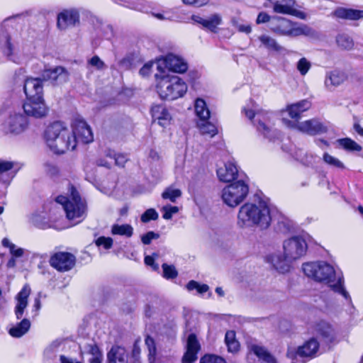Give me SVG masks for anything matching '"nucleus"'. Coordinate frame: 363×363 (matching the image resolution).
I'll list each match as a JSON object with an SVG mask.
<instances>
[{
  "label": "nucleus",
  "instance_id": "nucleus-1",
  "mask_svg": "<svg viewBox=\"0 0 363 363\" xmlns=\"http://www.w3.org/2000/svg\"><path fill=\"white\" fill-rule=\"evenodd\" d=\"M306 276L313 280L327 284L335 292L340 294L345 298L349 297L348 292L343 286V278L337 277L333 266L325 262H312L304 263L302 266Z\"/></svg>",
  "mask_w": 363,
  "mask_h": 363
},
{
  "label": "nucleus",
  "instance_id": "nucleus-2",
  "mask_svg": "<svg viewBox=\"0 0 363 363\" xmlns=\"http://www.w3.org/2000/svg\"><path fill=\"white\" fill-rule=\"evenodd\" d=\"M48 147L55 154H63L76 147L75 138L64 123L55 121L49 125L44 132Z\"/></svg>",
  "mask_w": 363,
  "mask_h": 363
},
{
  "label": "nucleus",
  "instance_id": "nucleus-3",
  "mask_svg": "<svg viewBox=\"0 0 363 363\" xmlns=\"http://www.w3.org/2000/svg\"><path fill=\"white\" fill-rule=\"evenodd\" d=\"M55 200L57 203L62 206L66 216L69 220L79 223L86 217V201L81 197L78 191L73 186H71L69 189L68 196H59Z\"/></svg>",
  "mask_w": 363,
  "mask_h": 363
},
{
  "label": "nucleus",
  "instance_id": "nucleus-4",
  "mask_svg": "<svg viewBox=\"0 0 363 363\" xmlns=\"http://www.w3.org/2000/svg\"><path fill=\"white\" fill-rule=\"evenodd\" d=\"M156 90L164 100L173 101L184 96L187 91L186 84L174 74H155Z\"/></svg>",
  "mask_w": 363,
  "mask_h": 363
},
{
  "label": "nucleus",
  "instance_id": "nucleus-5",
  "mask_svg": "<svg viewBox=\"0 0 363 363\" xmlns=\"http://www.w3.org/2000/svg\"><path fill=\"white\" fill-rule=\"evenodd\" d=\"M271 30L280 35L297 37L300 35H311L313 30L306 25L297 26L284 18L274 17L271 22Z\"/></svg>",
  "mask_w": 363,
  "mask_h": 363
},
{
  "label": "nucleus",
  "instance_id": "nucleus-6",
  "mask_svg": "<svg viewBox=\"0 0 363 363\" xmlns=\"http://www.w3.org/2000/svg\"><path fill=\"white\" fill-rule=\"evenodd\" d=\"M249 186L242 179L232 183L222 190V199L230 207L238 206L247 196Z\"/></svg>",
  "mask_w": 363,
  "mask_h": 363
},
{
  "label": "nucleus",
  "instance_id": "nucleus-7",
  "mask_svg": "<svg viewBox=\"0 0 363 363\" xmlns=\"http://www.w3.org/2000/svg\"><path fill=\"white\" fill-rule=\"evenodd\" d=\"M284 253L288 259L295 261L303 257L307 252L308 245L299 235L292 236L283 242Z\"/></svg>",
  "mask_w": 363,
  "mask_h": 363
},
{
  "label": "nucleus",
  "instance_id": "nucleus-8",
  "mask_svg": "<svg viewBox=\"0 0 363 363\" xmlns=\"http://www.w3.org/2000/svg\"><path fill=\"white\" fill-rule=\"evenodd\" d=\"M284 121L289 127L309 135L325 133L328 130L327 127L316 118L301 122L291 121L286 119Z\"/></svg>",
  "mask_w": 363,
  "mask_h": 363
},
{
  "label": "nucleus",
  "instance_id": "nucleus-9",
  "mask_svg": "<svg viewBox=\"0 0 363 363\" xmlns=\"http://www.w3.org/2000/svg\"><path fill=\"white\" fill-rule=\"evenodd\" d=\"M313 337L320 339L322 345H328L337 339V333L335 328L328 322L319 320L315 322L311 328Z\"/></svg>",
  "mask_w": 363,
  "mask_h": 363
},
{
  "label": "nucleus",
  "instance_id": "nucleus-10",
  "mask_svg": "<svg viewBox=\"0 0 363 363\" xmlns=\"http://www.w3.org/2000/svg\"><path fill=\"white\" fill-rule=\"evenodd\" d=\"M72 136L77 143L87 144L94 140V135L90 126L80 118L74 119L72 123Z\"/></svg>",
  "mask_w": 363,
  "mask_h": 363
},
{
  "label": "nucleus",
  "instance_id": "nucleus-11",
  "mask_svg": "<svg viewBox=\"0 0 363 363\" xmlns=\"http://www.w3.org/2000/svg\"><path fill=\"white\" fill-rule=\"evenodd\" d=\"M243 111H245V116L250 120H252L255 117H256V121L258 122V124L257 125V130L262 133L265 138L272 140V130L263 121L269 120L272 113L267 111L257 109L255 107H254L253 108H245Z\"/></svg>",
  "mask_w": 363,
  "mask_h": 363
},
{
  "label": "nucleus",
  "instance_id": "nucleus-12",
  "mask_svg": "<svg viewBox=\"0 0 363 363\" xmlns=\"http://www.w3.org/2000/svg\"><path fill=\"white\" fill-rule=\"evenodd\" d=\"M75 263V256L67 252H57L50 259V265L61 272L69 271L74 267Z\"/></svg>",
  "mask_w": 363,
  "mask_h": 363
},
{
  "label": "nucleus",
  "instance_id": "nucleus-13",
  "mask_svg": "<svg viewBox=\"0 0 363 363\" xmlns=\"http://www.w3.org/2000/svg\"><path fill=\"white\" fill-rule=\"evenodd\" d=\"M255 206L256 202H247L240 206L237 216V225L239 228H255Z\"/></svg>",
  "mask_w": 363,
  "mask_h": 363
},
{
  "label": "nucleus",
  "instance_id": "nucleus-14",
  "mask_svg": "<svg viewBox=\"0 0 363 363\" xmlns=\"http://www.w3.org/2000/svg\"><path fill=\"white\" fill-rule=\"evenodd\" d=\"M255 228L260 230L267 229L272 222L271 210L269 204L264 201L256 202L255 212Z\"/></svg>",
  "mask_w": 363,
  "mask_h": 363
},
{
  "label": "nucleus",
  "instance_id": "nucleus-15",
  "mask_svg": "<svg viewBox=\"0 0 363 363\" xmlns=\"http://www.w3.org/2000/svg\"><path fill=\"white\" fill-rule=\"evenodd\" d=\"M23 108L27 116L35 118L45 117L48 111L43 97L27 99L23 104Z\"/></svg>",
  "mask_w": 363,
  "mask_h": 363
},
{
  "label": "nucleus",
  "instance_id": "nucleus-16",
  "mask_svg": "<svg viewBox=\"0 0 363 363\" xmlns=\"http://www.w3.org/2000/svg\"><path fill=\"white\" fill-rule=\"evenodd\" d=\"M79 23V13L75 9H66L57 15V27L65 30L69 26H74Z\"/></svg>",
  "mask_w": 363,
  "mask_h": 363
},
{
  "label": "nucleus",
  "instance_id": "nucleus-17",
  "mask_svg": "<svg viewBox=\"0 0 363 363\" xmlns=\"http://www.w3.org/2000/svg\"><path fill=\"white\" fill-rule=\"evenodd\" d=\"M31 289L28 284L23 286L21 290L15 296L16 306L14 307V314L16 319L20 320L23 318L24 311L28 304V297Z\"/></svg>",
  "mask_w": 363,
  "mask_h": 363
},
{
  "label": "nucleus",
  "instance_id": "nucleus-18",
  "mask_svg": "<svg viewBox=\"0 0 363 363\" xmlns=\"http://www.w3.org/2000/svg\"><path fill=\"white\" fill-rule=\"evenodd\" d=\"M42 78H27L24 81L23 91L27 99L43 97Z\"/></svg>",
  "mask_w": 363,
  "mask_h": 363
},
{
  "label": "nucleus",
  "instance_id": "nucleus-19",
  "mask_svg": "<svg viewBox=\"0 0 363 363\" xmlns=\"http://www.w3.org/2000/svg\"><path fill=\"white\" fill-rule=\"evenodd\" d=\"M43 81H50L54 84L64 83L68 79V72L61 67L45 69L42 73Z\"/></svg>",
  "mask_w": 363,
  "mask_h": 363
},
{
  "label": "nucleus",
  "instance_id": "nucleus-20",
  "mask_svg": "<svg viewBox=\"0 0 363 363\" xmlns=\"http://www.w3.org/2000/svg\"><path fill=\"white\" fill-rule=\"evenodd\" d=\"M266 259L278 272L284 274L289 272L292 260L288 259L284 254L274 252L269 255Z\"/></svg>",
  "mask_w": 363,
  "mask_h": 363
},
{
  "label": "nucleus",
  "instance_id": "nucleus-21",
  "mask_svg": "<svg viewBox=\"0 0 363 363\" xmlns=\"http://www.w3.org/2000/svg\"><path fill=\"white\" fill-rule=\"evenodd\" d=\"M320 345L316 337H312L298 347L296 354L301 357L314 358L318 355Z\"/></svg>",
  "mask_w": 363,
  "mask_h": 363
},
{
  "label": "nucleus",
  "instance_id": "nucleus-22",
  "mask_svg": "<svg viewBox=\"0 0 363 363\" xmlns=\"http://www.w3.org/2000/svg\"><path fill=\"white\" fill-rule=\"evenodd\" d=\"M200 350V344L195 334L191 333L188 336L186 341V351L184 353L182 362L193 363L197 359V353Z\"/></svg>",
  "mask_w": 363,
  "mask_h": 363
},
{
  "label": "nucleus",
  "instance_id": "nucleus-23",
  "mask_svg": "<svg viewBox=\"0 0 363 363\" xmlns=\"http://www.w3.org/2000/svg\"><path fill=\"white\" fill-rule=\"evenodd\" d=\"M164 62L166 67L173 72L184 73L188 69L187 63L184 59L174 54L166 55Z\"/></svg>",
  "mask_w": 363,
  "mask_h": 363
},
{
  "label": "nucleus",
  "instance_id": "nucleus-24",
  "mask_svg": "<svg viewBox=\"0 0 363 363\" xmlns=\"http://www.w3.org/2000/svg\"><path fill=\"white\" fill-rule=\"evenodd\" d=\"M8 124L11 133L20 134L26 130L28 121L27 117L23 114L14 113L10 116Z\"/></svg>",
  "mask_w": 363,
  "mask_h": 363
},
{
  "label": "nucleus",
  "instance_id": "nucleus-25",
  "mask_svg": "<svg viewBox=\"0 0 363 363\" xmlns=\"http://www.w3.org/2000/svg\"><path fill=\"white\" fill-rule=\"evenodd\" d=\"M217 175L220 181L231 182L239 176L237 166L233 162H228L217 169Z\"/></svg>",
  "mask_w": 363,
  "mask_h": 363
},
{
  "label": "nucleus",
  "instance_id": "nucleus-26",
  "mask_svg": "<svg viewBox=\"0 0 363 363\" xmlns=\"http://www.w3.org/2000/svg\"><path fill=\"white\" fill-rule=\"evenodd\" d=\"M151 113L153 120L157 121L160 125L162 127L167 126L170 121L171 116L168 111L163 105H155L151 108Z\"/></svg>",
  "mask_w": 363,
  "mask_h": 363
},
{
  "label": "nucleus",
  "instance_id": "nucleus-27",
  "mask_svg": "<svg viewBox=\"0 0 363 363\" xmlns=\"http://www.w3.org/2000/svg\"><path fill=\"white\" fill-rule=\"evenodd\" d=\"M333 15L341 19L357 21L363 18V10L339 7L334 11Z\"/></svg>",
  "mask_w": 363,
  "mask_h": 363
},
{
  "label": "nucleus",
  "instance_id": "nucleus-28",
  "mask_svg": "<svg viewBox=\"0 0 363 363\" xmlns=\"http://www.w3.org/2000/svg\"><path fill=\"white\" fill-rule=\"evenodd\" d=\"M311 104L308 100H301L297 103L288 105L286 111L289 116L296 121L301 118V115L311 108Z\"/></svg>",
  "mask_w": 363,
  "mask_h": 363
},
{
  "label": "nucleus",
  "instance_id": "nucleus-29",
  "mask_svg": "<svg viewBox=\"0 0 363 363\" xmlns=\"http://www.w3.org/2000/svg\"><path fill=\"white\" fill-rule=\"evenodd\" d=\"M0 49L10 60L17 62L13 56V46L11 43L10 35L8 30L4 28L0 29Z\"/></svg>",
  "mask_w": 363,
  "mask_h": 363
},
{
  "label": "nucleus",
  "instance_id": "nucleus-30",
  "mask_svg": "<svg viewBox=\"0 0 363 363\" xmlns=\"http://www.w3.org/2000/svg\"><path fill=\"white\" fill-rule=\"evenodd\" d=\"M257 356L259 360L263 361L264 363H277L275 358L268 352V350L258 345H251L249 346L248 358L251 354Z\"/></svg>",
  "mask_w": 363,
  "mask_h": 363
},
{
  "label": "nucleus",
  "instance_id": "nucleus-31",
  "mask_svg": "<svg viewBox=\"0 0 363 363\" xmlns=\"http://www.w3.org/2000/svg\"><path fill=\"white\" fill-rule=\"evenodd\" d=\"M108 363H128V353L124 347L113 346L107 354Z\"/></svg>",
  "mask_w": 363,
  "mask_h": 363
},
{
  "label": "nucleus",
  "instance_id": "nucleus-32",
  "mask_svg": "<svg viewBox=\"0 0 363 363\" xmlns=\"http://www.w3.org/2000/svg\"><path fill=\"white\" fill-rule=\"evenodd\" d=\"M30 321L28 318H23L21 322L13 325L9 330L11 336L13 337H21L28 333L30 328Z\"/></svg>",
  "mask_w": 363,
  "mask_h": 363
},
{
  "label": "nucleus",
  "instance_id": "nucleus-33",
  "mask_svg": "<svg viewBox=\"0 0 363 363\" xmlns=\"http://www.w3.org/2000/svg\"><path fill=\"white\" fill-rule=\"evenodd\" d=\"M82 352L87 353L92 356L89 359L90 363H101L103 354L99 347L95 343L86 344L84 345Z\"/></svg>",
  "mask_w": 363,
  "mask_h": 363
},
{
  "label": "nucleus",
  "instance_id": "nucleus-34",
  "mask_svg": "<svg viewBox=\"0 0 363 363\" xmlns=\"http://www.w3.org/2000/svg\"><path fill=\"white\" fill-rule=\"evenodd\" d=\"M346 79L344 72L334 70L327 74L325 84L327 87L330 86H339Z\"/></svg>",
  "mask_w": 363,
  "mask_h": 363
},
{
  "label": "nucleus",
  "instance_id": "nucleus-35",
  "mask_svg": "<svg viewBox=\"0 0 363 363\" xmlns=\"http://www.w3.org/2000/svg\"><path fill=\"white\" fill-rule=\"evenodd\" d=\"M195 112L200 121H207L210 118V111L206 101L202 99H197L195 101Z\"/></svg>",
  "mask_w": 363,
  "mask_h": 363
},
{
  "label": "nucleus",
  "instance_id": "nucleus-36",
  "mask_svg": "<svg viewBox=\"0 0 363 363\" xmlns=\"http://www.w3.org/2000/svg\"><path fill=\"white\" fill-rule=\"evenodd\" d=\"M111 233L113 235H119L130 238L133 235V228L129 224H114L111 228Z\"/></svg>",
  "mask_w": 363,
  "mask_h": 363
},
{
  "label": "nucleus",
  "instance_id": "nucleus-37",
  "mask_svg": "<svg viewBox=\"0 0 363 363\" xmlns=\"http://www.w3.org/2000/svg\"><path fill=\"white\" fill-rule=\"evenodd\" d=\"M323 160L326 164L333 169L343 170L346 168L345 165L342 161L328 152H325L323 154Z\"/></svg>",
  "mask_w": 363,
  "mask_h": 363
},
{
  "label": "nucleus",
  "instance_id": "nucleus-38",
  "mask_svg": "<svg viewBox=\"0 0 363 363\" xmlns=\"http://www.w3.org/2000/svg\"><path fill=\"white\" fill-rule=\"evenodd\" d=\"M198 126L201 133L203 135H208L211 138L213 137L218 133V130L216 125L207 121H201L198 123Z\"/></svg>",
  "mask_w": 363,
  "mask_h": 363
},
{
  "label": "nucleus",
  "instance_id": "nucleus-39",
  "mask_svg": "<svg viewBox=\"0 0 363 363\" xmlns=\"http://www.w3.org/2000/svg\"><path fill=\"white\" fill-rule=\"evenodd\" d=\"M259 40L267 49L279 52L282 50V48L277 43V41L267 35H262L259 37Z\"/></svg>",
  "mask_w": 363,
  "mask_h": 363
},
{
  "label": "nucleus",
  "instance_id": "nucleus-40",
  "mask_svg": "<svg viewBox=\"0 0 363 363\" xmlns=\"http://www.w3.org/2000/svg\"><path fill=\"white\" fill-rule=\"evenodd\" d=\"M337 143L343 149L347 151L359 152L362 149L359 144L349 138L339 139Z\"/></svg>",
  "mask_w": 363,
  "mask_h": 363
},
{
  "label": "nucleus",
  "instance_id": "nucleus-41",
  "mask_svg": "<svg viewBox=\"0 0 363 363\" xmlns=\"http://www.w3.org/2000/svg\"><path fill=\"white\" fill-rule=\"evenodd\" d=\"M1 244L3 247L9 248L10 253L15 257H21L24 254V250L23 248H17L16 246L6 238L2 240Z\"/></svg>",
  "mask_w": 363,
  "mask_h": 363
},
{
  "label": "nucleus",
  "instance_id": "nucleus-42",
  "mask_svg": "<svg viewBox=\"0 0 363 363\" xmlns=\"http://www.w3.org/2000/svg\"><path fill=\"white\" fill-rule=\"evenodd\" d=\"M336 42L339 47L345 50H350L354 46L352 39L347 34H340L337 36Z\"/></svg>",
  "mask_w": 363,
  "mask_h": 363
},
{
  "label": "nucleus",
  "instance_id": "nucleus-43",
  "mask_svg": "<svg viewBox=\"0 0 363 363\" xmlns=\"http://www.w3.org/2000/svg\"><path fill=\"white\" fill-rule=\"evenodd\" d=\"M182 196V191L179 189H174L172 186L167 188L162 194L164 199H169L172 202H175L177 199Z\"/></svg>",
  "mask_w": 363,
  "mask_h": 363
},
{
  "label": "nucleus",
  "instance_id": "nucleus-44",
  "mask_svg": "<svg viewBox=\"0 0 363 363\" xmlns=\"http://www.w3.org/2000/svg\"><path fill=\"white\" fill-rule=\"evenodd\" d=\"M221 18L218 14H214L208 19H205L203 27L208 28L211 31H215L217 26L220 24Z\"/></svg>",
  "mask_w": 363,
  "mask_h": 363
},
{
  "label": "nucleus",
  "instance_id": "nucleus-45",
  "mask_svg": "<svg viewBox=\"0 0 363 363\" xmlns=\"http://www.w3.org/2000/svg\"><path fill=\"white\" fill-rule=\"evenodd\" d=\"M145 345L149 351V363H154L156 355V346L153 338L150 336H147L145 338Z\"/></svg>",
  "mask_w": 363,
  "mask_h": 363
},
{
  "label": "nucleus",
  "instance_id": "nucleus-46",
  "mask_svg": "<svg viewBox=\"0 0 363 363\" xmlns=\"http://www.w3.org/2000/svg\"><path fill=\"white\" fill-rule=\"evenodd\" d=\"M186 289L188 291L196 289L198 293L202 294L208 291L209 286L207 284H200L197 281L191 280L186 284Z\"/></svg>",
  "mask_w": 363,
  "mask_h": 363
},
{
  "label": "nucleus",
  "instance_id": "nucleus-47",
  "mask_svg": "<svg viewBox=\"0 0 363 363\" xmlns=\"http://www.w3.org/2000/svg\"><path fill=\"white\" fill-rule=\"evenodd\" d=\"M163 269V277L167 279H172L177 277L178 272L173 265L163 264L162 265Z\"/></svg>",
  "mask_w": 363,
  "mask_h": 363
},
{
  "label": "nucleus",
  "instance_id": "nucleus-48",
  "mask_svg": "<svg viewBox=\"0 0 363 363\" xmlns=\"http://www.w3.org/2000/svg\"><path fill=\"white\" fill-rule=\"evenodd\" d=\"M311 67V64L306 57L301 58L296 65V68L302 76L306 75Z\"/></svg>",
  "mask_w": 363,
  "mask_h": 363
},
{
  "label": "nucleus",
  "instance_id": "nucleus-49",
  "mask_svg": "<svg viewBox=\"0 0 363 363\" xmlns=\"http://www.w3.org/2000/svg\"><path fill=\"white\" fill-rule=\"evenodd\" d=\"M88 65L96 68L97 70H103L106 68V65L97 55L93 56L88 60Z\"/></svg>",
  "mask_w": 363,
  "mask_h": 363
},
{
  "label": "nucleus",
  "instance_id": "nucleus-50",
  "mask_svg": "<svg viewBox=\"0 0 363 363\" xmlns=\"http://www.w3.org/2000/svg\"><path fill=\"white\" fill-rule=\"evenodd\" d=\"M158 218V213L154 208L147 209L142 216L141 220L147 223L150 220H155Z\"/></svg>",
  "mask_w": 363,
  "mask_h": 363
},
{
  "label": "nucleus",
  "instance_id": "nucleus-51",
  "mask_svg": "<svg viewBox=\"0 0 363 363\" xmlns=\"http://www.w3.org/2000/svg\"><path fill=\"white\" fill-rule=\"evenodd\" d=\"M162 211H163V218L165 220H170L172 216L179 211L177 206H164L162 207Z\"/></svg>",
  "mask_w": 363,
  "mask_h": 363
},
{
  "label": "nucleus",
  "instance_id": "nucleus-52",
  "mask_svg": "<svg viewBox=\"0 0 363 363\" xmlns=\"http://www.w3.org/2000/svg\"><path fill=\"white\" fill-rule=\"evenodd\" d=\"M200 363H225V361L217 355L206 354L201 359Z\"/></svg>",
  "mask_w": 363,
  "mask_h": 363
},
{
  "label": "nucleus",
  "instance_id": "nucleus-53",
  "mask_svg": "<svg viewBox=\"0 0 363 363\" xmlns=\"http://www.w3.org/2000/svg\"><path fill=\"white\" fill-rule=\"evenodd\" d=\"M107 156L110 157V159L114 162V163L120 167H123L125 163L127 161V157L121 154H115V153H108Z\"/></svg>",
  "mask_w": 363,
  "mask_h": 363
},
{
  "label": "nucleus",
  "instance_id": "nucleus-54",
  "mask_svg": "<svg viewBox=\"0 0 363 363\" xmlns=\"http://www.w3.org/2000/svg\"><path fill=\"white\" fill-rule=\"evenodd\" d=\"M95 243L97 246H103L104 249L108 250L113 245V239L109 237L101 236L96 240Z\"/></svg>",
  "mask_w": 363,
  "mask_h": 363
},
{
  "label": "nucleus",
  "instance_id": "nucleus-55",
  "mask_svg": "<svg viewBox=\"0 0 363 363\" xmlns=\"http://www.w3.org/2000/svg\"><path fill=\"white\" fill-rule=\"evenodd\" d=\"M14 167L13 162L0 160V176L8 175V172Z\"/></svg>",
  "mask_w": 363,
  "mask_h": 363
},
{
  "label": "nucleus",
  "instance_id": "nucleus-56",
  "mask_svg": "<svg viewBox=\"0 0 363 363\" xmlns=\"http://www.w3.org/2000/svg\"><path fill=\"white\" fill-rule=\"evenodd\" d=\"M291 228V224L290 221L285 218H281V220L278 221L277 228L280 232L284 233H287L290 230Z\"/></svg>",
  "mask_w": 363,
  "mask_h": 363
},
{
  "label": "nucleus",
  "instance_id": "nucleus-57",
  "mask_svg": "<svg viewBox=\"0 0 363 363\" xmlns=\"http://www.w3.org/2000/svg\"><path fill=\"white\" fill-rule=\"evenodd\" d=\"M159 236V234L155 233L153 231H149L142 236L141 240L143 244L149 245L152 240L157 239Z\"/></svg>",
  "mask_w": 363,
  "mask_h": 363
},
{
  "label": "nucleus",
  "instance_id": "nucleus-58",
  "mask_svg": "<svg viewBox=\"0 0 363 363\" xmlns=\"http://www.w3.org/2000/svg\"><path fill=\"white\" fill-rule=\"evenodd\" d=\"M183 3L188 5H194L200 7L206 4L209 0H182Z\"/></svg>",
  "mask_w": 363,
  "mask_h": 363
},
{
  "label": "nucleus",
  "instance_id": "nucleus-59",
  "mask_svg": "<svg viewBox=\"0 0 363 363\" xmlns=\"http://www.w3.org/2000/svg\"><path fill=\"white\" fill-rule=\"evenodd\" d=\"M271 17L265 12H260L257 18V23H264L269 22Z\"/></svg>",
  "mask_w": 363,
  "mask_h": 363
},
{
  "label": "nucleus",
  "instance_id": "nucleus-60",
  "mask_svg": "<svg viewBox=\"0 0 363 363\" xmlns=\"http://www.w3.org/2000/svg\"><path fill=\"white\" fill-rule=\"evenodd\" d=\"M153 65L152 62H148L143 65V67L140 69V74L143 76L146 77L148 76L150 73L151 68Z\"/></svg>",
  "mask_w": 363,
  "mask_h": 363
},
{
  "label": "nucleus",
  "instance_id": "nucleus-61",
  "mask_svg": "<svg viewBox=\"0 0 363 363\" xmlns=\"http://www.w3.org/2000/svg\"><path fill=\"white\" fill-rule=\"evenodd\" d=\"M41 308V302L40 299V296L36 297L34 300V303L33 305L32 313H33V316H37L38 315V311Z\"/></svg>",
  "mask_w": 363,
  "mask_h": 363
},
{
  "label": "nucleus",
  "instance_id": "nucleus-62",
  "mask_svg": "<svg viewBox=\"0 0 363 363\" xmlns=\"http://www.w3.org/2000/svg\"><path fill=\"white\" fill-rule=\"evenodd\" d=\"M145 263L152 267L154 270H157L159 269V266L157 264L155 263V259L152 256H145Z\"/></svg>",
  "mask_w": 363,
  "mask_h": 363
},
{
  "label": "nucleus",
  "instance_id": "nucleus-63",
  "mask_svg": "<svg viewBox=\"0 0 363 363\" xmlns=\"http://www.w3.org/2000/svg\"><path fill=\"white\" fill-rule=\"evenodd\" d=\"M228 348V351L234 352L238 350L239 343L235 340H233L232 342L226 344Z\"/></svg>",
  "mask_w": 363,
  "mask_h": 363
},
{
  "label": "nucleus",
  "instance_id": "nucleus-64",
  "mask_svg": "<svg viewBox=\"0 0 363 363\" xmlns=\"http://www.w3.org/2000/svg\"><path fill=\"white\" fill-rule=\"evenodd\" d=\"M61 363H80L79 362L73 359L67 358L64 355H61L60 357Z\"/></svg>",
  "mask_w": 363,
  "mask_h": 363
}]
</instances>
